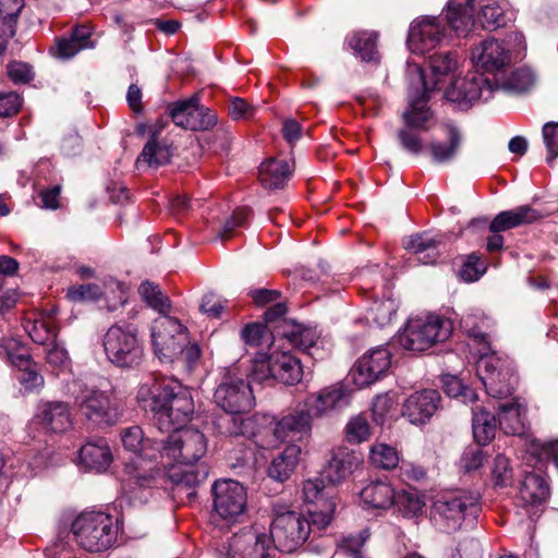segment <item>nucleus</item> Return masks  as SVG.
<instances>
[{"mask_svg": "<svg viewBox=\"0 0 558 558\" xmlns=\"http://www.w3.org/2000/svg\"><path fill=\"white\" fill-rule=\"evenodd\" d=\"M137 400L145 410L153 412L161 432L186 424L195 410L191 390L169 378H148L140 386Z\"/></svg>", "mask_w": 558, "mask_h": 558, "instance_id": "nucleus-1", "label": "nucleus"}, {"mask_svg": "<svg viewBox=\"0 0 558 558\" xmlns=\"http://www.w3.org/2000/svg\"><path fill=\"white\" fill-rule=\"evenodd\" d=\"M313 415L305 405L282 416L280 420L263 416L266 425L257 429L256 444L265 449L275 448L282 442L302 441L312 432Z\"/></svg>", "mask_w": 558, "mask_h": 558, "instance_id": "nucleus-2", "label": "nucleus"}, {"mask_svg": "<svg viewBox=\"0 0 558 558\" xmlns=\"http://www.w3.org/2000/svg\"><path fill=\"white\" fill-rule=\"evenodd\" d=\"M76 543L92 553L109 549L118 537V525L112 515L102 511L83 512L72 523Z\"/></svg>", "mask_w": 558, "mask_h": 558, "instance_id": "nucleus-3", "label": "nucleus"}, {"mask_svg": "<svg viewBox=\"0 0 558 558\" xmlns=\"http://www.w3.org/2000/svg\"><path fill=\"white\" fill-rule=\"evenodd\" d=\"M156 460L168 459L177 463H194L207 451L205 435L195 428H175L167 437L156 439Z\"/></svg>", "mask_w": 558, "mask_h": 558, "instance_id": "nucleus-4", "label": "nucleus"}, {"mask_svg": "<svg viewBox=\"0 0 558 558\" xmlns=\"http://www.w3.org/2000/svg\"><path fill=\"white\" fill-rule=\"evenodd\" d=\"M102 345L107 359L121 368L140 365L144 355L138 330L131 324L112 325L104 336Z\"/></svg>", "mask_w": 558, "mask_h": 558, "instance_id": "nucleus-5", "label": "nucleus"}, {"mask_svg": "<svg viewBox=\"0 0 558 558\" xmlns=\"http://www.w3.org/2000/svg\"><path fill=\"white\" fill-rule=\"evenodd\" d=\"M74 403L78 414L97 427L116 425L123 413L120 402L112 395L96 388L83 389Z\"/></svg>", "mask_w": 558, "mask_h": 558, "instance_id": "nucleus-6", "label": "nucleus"}, {"mask_svg": "<svg viewBox=\"0 0 558 558\" xmlns=\"http://www.w3.org/2000/svg\"><path fill=\"white\" fill-rule=\"evenodd\" d=\"M452 332L449 319L437 315L410 319L400 335L401 345L409 351L422 352L438 342L446 341Z\"/></svg>", "mask_w": 558, "mask_h": 558, "instance_id": "nucleus-7", "label": "nucleus"}, {"mask_svg": "<svg viewBox=\"0 0 558 558\" xmlns=\"http://www.w3.org/2000/svg\"><path fill=\"white\" fill-rule=\"evenodd\" d=\"M187 329L177 318L163 315L154 320L151 343L162 363H173L187 344Z\"/></svg>", "mask_w": 558, "mask_h": 558, "instance_id": "nucleus-8", "label": "nucleus"}, {"mask_svg": "<svg viewBox=\"0 0 558 558\" xmlns=\"http://www.w3.org/2000/svg\"><path fill=\"white\" fill-rule=\"evenodd\" d=\"M270 535L275 549L292 553L301 547L311 535L305 514L295 511L278 513L271 523Z\"/></svg>", "mask_w": 558, "mask_h": 558, "instance_id": "nucleus-9", "label": "nucleus"}, {"mask_svg": "<svg viewBox=\"0 0 558 558\" xmlns=\"http://www.w3.org/2000/svg\"><path fill=\"white\" fill-rule=\"evenodd\" d=\"M480 511L477 498L459 495L437 499L432 507V519L441 530L450 533L460 529L462 522L474 519Z\"/></svg>", "mask_w": 558, "mask_h": 558, "instance_id": "nucleus-10", "label": "nucleus"}, {"mask_svg": "<svg viewBox=\"0 0 558 558\" xmlns=\"http://www.w3.org/2000/svg\"><path fill=\"white\" fill-rule=\"evenodd\" d=\"M476 372L486 392L493 398L501 399L513 393L517 378L506 361L494 354H484L477 361Z\"/></svg>", "mask_w": 558, "mask_h": 558, "instance_id": "nucleus-11", "label": "nucleus"}, {"mask_svg": "<svg viewBox=\"0 0 558 558\" xmlns=\"http://www.w3.org/2000/svg\"><path fill=\"white\" fill-rule=\"evenodd\" d=\"M215 513L227 522H236L245 513L247 493L245 487L233 480H218L211 486Z\"/></svg>", "mask_w": 558, "mask_h": 558, "instance_id": "nucleus-12", "label": "nucleus"}, {"mask_svg": "<svg viewBox=\"0 0 558 558\" xmlns=\"http://www.w3.org/2000/svg\"><path fill=\"white\" fill-rule=\"evenodd\" d=\"M170 117L175 125L192 131H207L218 122L216 112L201 105L197 95L174 102Z\"/></svg>", "mask_w": 558, "mask_h": 558, "instance_id": "nucleus-13", "label": "nucleus"}, {"mask_svg": "<svg viewBox=\"0 0 558 558\" xmlns=\"http://www.w3.org/2000/svg\"><path fill=\"white\" fill-rule=\"evenodd\" d=\"M214 400L219 408L229 413H244L254 405L252 388L242 378H226L216 388Z\"/></svg>", "mask_w": 558, "mask_h": 558, "instance_id": "nucleus-14", "label": "nucleus"}, {"mask_svg": "<svg viewBox=\"0 0 558 558\" xmlns=\"http://www.w3.org/2000/svg\"><path fill=\"white\" fill-rule=\"evenodd\" d=\"M495 93V85L483 74L470 73L459 77L446 89V98L449 101L468 106L484 99L488 100Z\"/></svg>", "mask_w": 558, "mask_h": 558, "instance_id": "nucleus-15", "label": "nucleus"}, {"mask_svg": "<svg viewBox=\"0 0 558 558\" xmlns=\"http://www.w3.org/2000/svg\"><path fill=\"white\" fill-rule=\"evenodd\" d=\"M0 355L4 356L22 374L20 381L25 389H35L44 385V377L37 364L31 359L28 350L16 339H4L0 343Z\"/></svg>", "mask_w": 558, "mask_h": 558, "instance_id": "nucleus-16", "label": "nucleus"}, {"mask_svg": "<svg viewBox=\"0 0 558 558\" xmlns=\"http://www.w3.org/2000/svg\"><path fill=\"white\" fill-rule=\"evenodd\" d=\"M444 20L437 16H422L412 22L408 45L415 53H424L438 46L446 37Z\"/></svg>", "mask_w": 558, "mask_h": 558, "instance_id": "nucleus-17", "label": "nucleus"}, {"mask_svg": "<svg viewBox=\"0 0 558 558\" xmlns=\"http://www.w3.org/2000/svg\"><path fill=\"white\" fill-rule=\"evenodd\" d=\"M391 365V354L385 347H378L364 354L356 364L353 380L360 388L366 387L386 374Z\"/></svg>", "mask_w": 558, "mask_h": 558, "instance_id": "nucleus-18", "label": "nucleus"}, {"mask_svg": "<svg viewBox=\"0 0 558 558\" xmlns=\"http://www.w3.org/2000/svg\"><path fill=\"white\" fill-rule=\"evenodd\" d=\"M166 476L172 483L177 493H185L187 497L195 496V488L208 476V469L205 465L193 463H165Z\"/></svg>", "mask_w": 558, "mask_h": 558, "instance_id": "nucleus-19", "label": "nucleus"}, {"mask_svg": "<svg viewBox=\"0 0 558 558\" xmlns=\"http://www.w3.org/2000/svg\"><path fill=\"white\" fill-rule=\"evenodd\" d=\"M349 402L350 389L338 383L322 389L317 395L310 396L304 405L311 410L313 417H320L347 407Z\"/></svg>", "mask_w": 558, "mask_h": 558, "instance_id": "nucleus-20", "label": "nucleus"}, {"mask_svg": "<svg viewBox=\"0 0 558 558\" xmlns=\"http://www.w3.org/2000/svg\"><path fill=\"white\" fill-rule=\"evenodd\" d=\"M440 395L434 389L416 391L405 399L402 416L414 425L425 424L435 414Z\"/></svg>", "mask_w": 558, "mask_h": 558, "instance_id": "nucleus-21", "label": "nucleus"}, {"mask_svg": "<svg viewBox=\"0 0 558 558\" xmlns=\"http://www.w3.org/2000/svg\"><path fill=\"white\" fill-rule=\"evenodd\" d=\"M442 129L445 138L433 140L427 145L430 159L436 165L452 162L457 158L463 143V134L456 124L446 123Z\"/></svg>", "mask_w": 558, "mask_h": 558, "instance_id": "nucleus-22", "label": "nucleus"}, {"mask_svg": "<svg viewBox=\"0 0 558 558\" xmlns=\"http://www.w3.org/2000/svg\"><path fill=\"white\" fill-rule=\"evenodd\" d=\"M472 61L486 72H495L510 62V53L501 41L488 38L472 50Z\"/></svg>", "mask_w": 558, "mask_h": 558, "instance_id": "nucleus-23", "label": "nucleus"}, {"mask_svg": "<svg viewBox=\"0 0 558 558\" xmlns=\"http://www.w3.org/2000/svg\"><path fill=\"white\" fill-rule=\"evenodd\" d=\"M34 422L46 433H63L72 425L69 405L61 401L43 403Z\"/></svg>", "mask_w": 558, "mask_h": 558, "instance_id": "nucleus-24", "label": "nucleus"}, {"mask_svg": "<svg viewBox=\"0 0 558 558\" xmlns=\"http://www.w3.org/2000/svg\"><path fill=\"white\" fill-rule=\"evenodd\" d=\"M361 462L360 454L345 447L337 448L323 471V476L328 483L338 485L345 481Z\"/></svg>", "mask_w": 558, "mask_h": 558, "instance_id": "nucleus-25", "label": "nucleus"}, {"mask_svg": "<svg viewBox=\"0 0 558 558\" xmlns=\"http://www.w3.org/2000/svg\"><path fill=\"white\" fill-rule=\"evenodd\" d=\"M542 214L529 205L519 206L511 210L499 213L490 222L489 230L493 233L508 231L510 229L532 223L538 220Z\"/></svg>", "mask_w": 558, "mask_h": 558, "instance_id": "nucleus-26", "label": "nucleus"}, {"mask_svg": "<svg viewBox=\"0 0 558 558\" xmlns=\"http://www.w3.org/2000/svg\"><path fill=\"white\" fill-rule=\"evenodd\" d=\"M475 0H449L446 20L459 36H466L475 24Z\"/></svg>", "mask_w": 558, "mask_h": 558, "instance_id": "nucleus-27", "label": "nucleus"}, {"mask_svg": "<svg viewBox=\"0 0 558 558\" xmlns=\"http://www.w3.org/2000/svg\"><path fill=\"white\" fill-rule=\"evenodd\" d=\"M80 460L86 469L101 473L111 464L112 454L107 441L99 438L88 441L81 448Z\"/></svg>", "mask_w": 558, "mask_h": 558, "instance_id": "nucleus-28", "label": "nucleus"}, {"mask_svg": "<svg viewBox=\"0 0 558 558\" xmlns=\"http://www.w3.org/2000/svg\"><path fill=\"white\" fill-rule=\"evenodd\" d=\"M272 379L284 385H294L302 379V366L298 357L288 352L274 351Z\"/></svg>", "mask_w": 558, "mask_h": 558, "instance_id": "nucleus-29", "label": "nucleus"}, {"mask_svg": "<svg viewBox=\"0 0 558 558\" xmlns=\"http://www.w3.org/2000/svg\"><path fill=\"white\" fill-rule=\"evenodd\" d=\"M294 169V161L271 158L259 167V181L264 187L269 190L281 189L290 179Z\"/></svg>", "mask_w": 558, "mask_h": 558, "instance_id": "nucleus-30", "label": "nucleus"}, {"mask_svg": "<svg viewBox=\"0 0 558 558\" xmlns=\"http://www.w3.org/2000/svg\"><path fill=\"white\" fill-rule=\"evenodd\" d=\"M361 500L364 505L374 509H388L396 501V490L387 482L372 481L360 492Z\"/></svg>", "mask_w": 558, "mask_h": 558, "instance_id": "nucleus-31", "label": "nucleus"}, {"mask_svg": "<svg viewBox=\"0 0 558 558\" xmlns=\"http://www.w3.org/2000/svg\"><path fill=\"white\" fill-rule=\"evenodd\" d=\"M440 239L428 233L410 235L403 241L407 251L417 255V260L424 265L434 264L439 255Z\"/></svg>", "mask_w": 558, "mask_h": 558, "instance_id": "nucleus-32", "label": "nucleus"}, {"mask_svg": "<svg viewBox=\"0 0 558 558\" xmlns=\"http://www.w3.org/2000/svg\"><path fill=\"white\" fill-rule=\"evenodd\" d=\"M172 157L171 146L157 138L154 133L145 144L142 153L136 159V168L142 169L144 166L149 168H159L170 162Z\"/></svg>", "mask_w": 558, "mask_h": 558, "instance_id": "nucleus-33", "label": "nucleus"}, {"mask_svg": "<svg viewBox=\"0 0 558 558\" xmlns=\"http://www.w3.org/2000/svg\"><path fill=\"white\" fill-rule=\"evenodd\" d=\"M549 497V486L546 481L536 473L524 475L520 489L519 498L526 506H537L545 502Z\"/></svg>", "mask_w": 558, "mask_h": 558, "instance_id": "nucleus-34", "label": "nucleus"}, {"mask_svg": "<svg viewBox=\"0 0 558 558\" xmlns=\"http://www.w3.org/2000/svg\"><path fill=\"white\" fill-rule=\"evenodd\" d=\"M300 454L301 448L298 445H288L272 459L268 468L269 477L278 482L288 480L299 462Z\"/></svg>", "mask_w": 558, "mask_h": 558, "instance_id": "nucleus-35", "label": "nucleus"}, {"mask_svg": "<svg viewBox=\"0 0 558 558\" xmlns=\"http://www.w3.org/2000/svg\"><path fill=\"white\" fill-rule=\"evenodd\" d=\"M525 409L517 401L499 405L498 421L506 434L522 435L525 432Z\"/></svg>", "mask_w": 558, "mask_h": 558, "instance_id": "nucleus-36", "label": "nucleus"}, {"mask_svg": "<svg viewBox=\"0 0 558 558\" xmlns=\"http://www.w3.org/2000/svg\"><path fill=\"white\" fill-rule=\"evenodd\" d=\"M243 413H229L225 412L216 421L217 429L220 434L226 436H246L255 437L257 430L253 428V421L245 418Z\"/></svg>", "mask_w": 558, "mask_h": 558, "instance_id": "nucleus-37", "label": "nucleus"}, {"mask_svg": "<svg viewBox=\"0 0 558 558\" xmlns=\"http://www.w3.org/2000/svg\"><path fill=\"white\" fill-rule=\"evenodd\" d=\"M536 74L529 68L514 70L501 84H495V92L502 89L510 93H525L536 84Z\"/></svg>", "mask_w": 558, "mask_h": 558, "instance_id": "nucleus-38", "label": "nucleus"}, {"mask_svg": "<svg viewBox=\"0 0 558 558\" xmlns=\"http://www.w3.org/2000/svg\"><path fill=\"white\" fill-rule=\"evenodd\" d=\"M473 435L480 445L488 444L496 432V417L483 408L473 409Z\"/></svg>", "mask_w": 558, "mask_h": 558, "instance_id": "nucleus-39", "label": "nucleus"}, {"mask_svg": "<svg viewBox=\"0 0 558 558\" xmlns=\"http://www.w3.org/2000/svg\"><path fill=\"white\" fill-rule=\"evenodd\" d=\"M121 440L125 449L133 452H142L149 458H156V440L144 439V433L140 426H131L121 430Z\"/></svg>", "mask_w": 558, "mask_h": 558, "instance_id": "nucleus-40", "label": "nucleus"}, {"mask_svg": "<svg viewBox=\"0 0 558 558\" xmlns=\"http://www.w3.org/2000/svg\"><path fill=\"white\" fill-rule=\"evenodd\" d=\"M253 543V531L245 530L234 534L229 542L222 546L219 558H246L250 546Z\"/></svg>", "mask_w": 558, "mask_h": 558, "instance_id": "nucleus-41", "label": "nucleus"}, {"mask_svg": "<svg viewBox=\"0 0 558 558\" xmlns=\"http://www.w3.org/2000/svg\"><path fill=\"white\" fill-rule=\"evenodd\" d=\"M335 508L333 500H324V505H314L313 508H308L305 518L311 533L320 532L330 524Z\"/></svg>", "mask_w": 558, "mask_h": 558, "instance_id": "nucleus-42", "label": "nucleus"}, {"mask_svg": "<svg viewBox=\"0 0 558 558\" xmlns=\"http://www.w3.org/2000/svg\"><path fill=\"white\" fill-rule=\"evenodd\" d=\"M376 40L373 33L357 32L349 38V46L363 61H372L376 54Z\"/></svg>", "mask_w": 558, "mask_h": 558, "instance_id": "nucleus-43", "label": "nucleus"}, {"mask_svg": "<svg viewBox=\"0 0 558 558\" xmlns=\"http://www.w3.org/2000/svg\"><path fill=\"white\" fill-rule=\"evenodd\" d=\"M425 93L418 99H411V109L403 112L404 123L416 130H425V123L430 119V112L426 107Z\"/></svg>", "mask_w": 558, "mask_h": 558, "instance_id": "nucleus-44", "label": "nucleus"}, {"mask_svg": "<svg viewBox=\"0 0 558 558\" xmlns=\"http://www.w3.org/2000/svg\"><path fill=\"white\" fill-rule=\"evenodd\" d=\"M369 538L368 530H363L356 535H349L342 538L338 544V549L333 558H365L361 548Z\"/></svg>", "mask_w": 558, "mask_h": 558, "instance_id": "nucleus-45", "label": "nucleus"}, {"mask_svg": "<svg viewBox=\"0 0 558 558\" xmlns=\"http://www.w3.org/2000/svg\"><path fill=\"white\" fill-rule=\"evenodd\" d=\"M369 460L376 468L391 470L398 465L399 454L396 448L387 444H375L371 447Z\"/></svg>", "mask_w": 558, "mask_h": 558, "instance_id": "nucleus-46", "label": "nucleus"}, {"mask_svg": "<svg viewBox=\"0 0 558 558\" xmlns=\"http://www.w3.org/2000/svg\"><path fill=\"white\" fill-rule=\"evenodd\" d=\"M138 292L147 305L160 314H166L170 308L169 299L163 295L158 286L145 281L140 286Z\"/></svg>", "mask_w": 558, "mask_h": 558, "instance_id": "nucleus-47", "label": "nucleus"}, {"mask_svg": "<svg viewBox=\"0 0 558 558\" xmlns=\"http://www.w3.org/2000/svg\"><path fill=\"white\" fill-rule=\"evenodd\" d=\"M404 517H416L422 513L425 502L415 490H401L396 493L395 504Z\"/></svg>", "mask_w": 558, "mask_h": 558, "instance_id": "nucleus-48", "label": "nucleus"}, {"mask_svg": "<svg viewBox=\"0 0 558 558\" xmlns=\"http://www.w3.org/2000/svg\"><path fill=\"white\" fill-rule=\"evenodd\" d=\"M399 145L407 153L417 156L424 151L425 145L418 130L404 125L397 132Z\"/></svg>", "mask_w": 558, "mask_h": 558, "instance_id": "nucleus-49", "label": "nucleus"}, {"mask_svg": "<svg viewBox=\"0 0 558 558\" xmlns=\"http://www.w3.org/2000/svg\"><path fill=\"white\" fill-rule=\"evenodd\" d=\"M477 19L483 28L489 31H494L506 25L505 12L497 3L483 5Z\"/></svg>", "mask_w": 558, "mask_h": 558, "instance_id": "nucleus-50", "label": "nucleus"}, {"mask_svg": "<svg viewBox=\"0 0 558 558\" xmlns=\"http://www.w3.org/2000/svg\"><path fill=\"white\" fill-rule=\"evenodd\" d=\"M303 496L306 502L314 505H324V500H332L326 490L324 476L305 481Z\"/></svg>", "mask_w": 558, "mask_h": 558, "instance_id": "nucleus-51", "label": "nucleus"}, {"mask_svg": "<svg viewBox=\"0 0 558 558\" xmlns=\"http://www.w3.org/2000/svg\"><path fill=\"white\" fill-rule=\"evenodd\" d=\"M371 436V427L362 415L352 417L345 426V437L349 442L361 444Z\"/></svg>", "mask_w": 558, "mask_h": 558, "instance_id": "nucleus-52", "label": "nucleus"}, {"mask_svg": "<svg viewBox=\"0 0 558 558\" xmlns=\"http://www.w3.org/2000/svg\"><path fill=\"white\" fill-rule=\"evenodd\" d=\"M486 271V264L475 253L466 256L460 270L461 278L468 282L478 280Z\"/></svg>", "mask_w": 558, "mask_h": 558, "instance_id": "nucleus-53", "label": "nucleus"}, {"mask_svg": "<svg viewBox=\"0 0 558 558\" xmlns=\"http://www.w3.org/2000/svg\"><path fill=\"white\" fill-rule=\"evenodd\" d=\"M101 294V289L96 283L72 286L66 291L68 299L73 302L96 301Z\"/></svg>", "mask_w": 558, "mask_h": 558, "instance_id": "nucleus-54", "label": "nucleus"}, {"mask_svg": "<svg viewBox=\"0 0 558 558\" xmlns=\"http://www.w3.org/2000/svg\"><path fill=\"white\" fill-rule=\"evenodd\" d=\"M27 331L33 341L39 344L52 343L57 338L56 328L46 320H35Z\"/></svg>", "mask_w": 558, "mask_h": 558, "instance_id": "nucleus-55", "label": "nucleus"}, {"mask_svg": "<svg viewBox=\"0 0 558 558\" xmlns=\"http://www.w3.org/2000/svg\"><path fill=\"white\" fill-rule=\"evenodd\" d=\"M429 66L436 76L447 75L456 69L457 60L449 51L434 53L429 57Z\"/></svg>", "mask_w": 558, "mask_h": 558, "instance_id": "nucleus-56", "label": "nucleus"}, {"mask_svg": "<svg viewBox=\"0 0 558 558\" xmlns=\"http://www.w3.org/2000/svg\"><path fill=\"white\" fill-rule=\"evenodd\" d=\"M493 477L495 485L505 487L512 481V469L509 459L502 454H498L494 461Z\"/></svg>", "mask_w": 558, "mask_h": 558, "instance_id": "nucleus-57", "label": "nucleus"}, {"mask_svg": "<svg viewBox=\"0 0 558 558\" xmlns=\"http://www.w3.org/2000/svg\"><path fill=\"white\" fill-rule=\"evenodd\" d=\"M543 138L548 153L546 161L551 163L558 157V123H546L543 126Z\"/></svg>", "mask_w": 558, "mask_h": 558, "instance_id": "nucleus-58", "label": "nucleus"}, {"mask_svg": "<svg viewBox=\"0 0 558 558\" xmlns=\"http://www.w3.org/2000/svg\"><path fill=\"white\" fill-rule=\"evenodd\" d=\"M268 333L270 331L267 326L255 323L246 325L241 331V337L246 344L257 347L263 343L264 339L267 340Z\"/></svg>", "mask_w": 558, "mask_h": 558, "instance_id": "nucleus-59", "label": "nucleus"}, {"mask_svg": "<svg viewBox=\"0 0 558 558\" xmlns=\"http://www.w3.org/2000/svg\"><path fill=\"white\" fill-rule=\"evenodd\" d=\"M274 554L275 548L270 546L267 536L253 531V543L246 558H274Z\"/></svg>", "mask_w": 558, "mask_h": 558, "instance_id": "nucleus-60", "label": "nucleus"}, {"mask_svg": "<svg viewBox=\"0 0 558 558\" xmlns=\"http://www.w3.org/2000/svg\"><path fill=\"white\" fill-rule=\"evenodd\" d=\"M22 107V97L15 92L0 93V118L16 114Z\"/></svg>", "mask_w": 558, "mask_h": 558, "instance_id": "nucleus-61", "label": "nucleus"}, {"mask_svg": "<svg viewBox=\"0 0 558 558\" xmlns=\"http://www.w3.org/2000/svg\"><path fill=\"white\" fill-rule=\"evenodd\" d=\"M247 215L248 210L246 208L234 210L233 215L223 223L222 229L219 231L220 239L223 241L231 239L234 234V230L244 225Z\"/></svg>", "mask_w": 558, "mask_h": 558, "instance_id": "nucleus-62", "label": "nucleus"}, {"mask_svg": "<svg viewBox=\"0 0 558 558\" xmlns=\"http://www.w3.org/2000/svg\"><path fill=\"white\" fill-rule=\"evenodd\" d=\"M272 353L265 360H256L251 368V379L257 383H264L272 379Z\"/></svg>", "mask_w": 558, "mask_h": 558, "instance_id": "nucleus-63", "label": "nucleus"}, {"mask_svg": "<svg viewBox=\"0 0 558 558\" xmlns=\"http://www.w3.org/2000/svg\"><path fill=\"white\" fill-rule=\"evenodd\" d=\"M396 401L389 393L378 395L373 402L374 420L383 424L386 415L392 410Z\"/></svg>", "mask_w": 558, "mask_h": 558, "instance_id": "nucleus-64", "label": "nucleus"}]
</instances>
